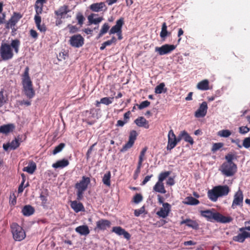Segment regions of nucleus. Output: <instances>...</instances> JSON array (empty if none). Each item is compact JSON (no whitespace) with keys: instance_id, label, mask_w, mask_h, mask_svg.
<instances>
[{"instance_id":"obj_1","label":"nucleus","mask_w":250,"mask_h":250,"mask_svg":"<svg viewBox=\"0 0 250 250\" xmlns=\"http://www.w3.org/2000/svg\"><path fill=\"white\" fill-rule=\"evenodd\" d=\"M20 44V41L18 39L12 40L10 44L2 42L0 46L1 59L3 61H8L12 59L14 56L13 49L16 53H18Z\"/></svg>"},{"instance_id":"obj_2","label":"nucleus","mask_w":250,"mask_h":250,"mask_svg":"<svg viewBox=\"0 0 250 250\" xmlns=\"http://www.w3.org/2000/svg\"><path fill=\"white\" fill-rule=\"evenodd\" d=\"M200 213L201 216L205 218L207 221L211 222H216L221 223H228L233 220L231 217L224 216L220 213L217 212L214 208L201 210Z\"/></svg>"},{"instance_id":"obj_3","label":"nucleus","mask_w":250,"mask_h":250,"mask_svg":"<svg viewBox=\"0 0 250 250\" xmlns=\"http://www.w3.org/2000/svg\"><path fill=\"white\" fill-rule=\"evenodd\" d=\"M230 190L227 185L215 186L211 189L208 190V197L211 201L215 202L219 197L227 196Z\"/></svg>"},{"instance_id":"obj_4","label":"nucleus","mask_w":250,"mask_h":250,"mask_svg":"<svg viewBox=\"0 0 250 250\" xmlns=\"http://www.w3.org/2000/svg\"><path fill=\"white\" fill-rule=\"evenodd\" d=\"M11 233L13 239L17 241H21L26 237V233L23 228L17 223H12L10 225Z\"/></svg>"},{"instance_id":"obj_5","label":"nucleus","mask_w":250,"mask_h":250,"mask_svg":"<svg viewBox=\"0 0 250 250\" xmlns=\"http://www.w3.org/2000/svg\"><path fill=\"white\" fill-rule=\"evenodd\" d=\"M237 167L235 163H228L224 162L220 168L222 174L227 177L233 176L237 172Z\"/></svg>"},{"instance_id":"obj_6","label":"nucleus","mask_w":250,"mask_h":250,"mask_svg":"<svg viewBox=\"0 0 250 250\" xmlns=\"http://www.w3.org/2000/svg\"><path fill=\"white\" fill-rule=\"evenodd\" d=\"M124 24V19L121 18L118 20L116 22V24L114 25L109 31V34H113L117 33L118 37V39L121 40L122 39L123 37L122 35V28Z\"/></svg>"},{"instance_id":"obj_7","label":"nucleus","mask_w":250,"mask_h":250,"mask_svg":"<svg viewBox=\"0 0 250 250\" xmlns=\"http://www.w3.org/2000/svg\"><path fill=\"white\" fill-rule=\"evenodd\" d=\"M138 133L136 130H132L130 131L129 135V139L128 142L123 146L121 149V152H125L130 148L133 146L135 140L137 139Z\"/></svg>"},{"instance_id":"obj_8","label":"nucleus","mask_w":250,"mask_h":250,"mask_svg":"<svg viewBox=\"0 0 250 250\" xmlns=\"http://www.w3.org/2000/svg\"><path fill=\"white\" fill-rule=\"evenodd\" d=\"M84 41V38L80 34H77L70 37L69 43L72 47L79 48L83 45Z\"/></svg>"},{"instance_id":"obj_9","label":"nucleus","mask_w":250,"mask_h":250,"mask_svg":"<svg viewBox=\"0 0 250 250\" xmlns=\"http://www.w3.org/2000/svg\"><path fill=\"white\" fill-rule=\"evenodd\" d=\"M176 47L173 44H165L161 47H155V51L157 52L160 55H164L171 53Z\"/></svg>"},{"instance_id":"obj_10","label":"nucleus","mask_w":250,"mask_h":250,"mask_svg":"<svg viewBox=\"0 0 250 250\" xmlns=\"http://www.w3.org/2000/svg\"><path fill=\"white\" fill-rule=\"evenodd\" d=\"M23 90L26 96L29 99H32L35 95V91L33 87L32 82L22 83Z\"/></svg>"},{"instance_id":"obj_11","label":"nucleus","mask_w":250,"mask_h":250,"mask_svg":"<svg viewBox=\"0 0 250 250\" xmlns=\"http://www.w3.org/2000/svg\"><path fill=\"white\" fill-rule=\"evenodd\" d=\"M22 15L20 13L14 12L12 16L6 23L5 28L9 29L14 27L20 19L22 18Z\"/></svg>"},{"instance_id":"obj_12","label":"nucleus","mask_w":250,"mask_h":250,"mask_svg":"<svg viewBox=\"0 0 250 250\" xmlns=\"http://www.w3.org/2000/svg\"><path fill=\"white\" fill-rule=\"evenodd\" d=\"M163 207L156 212V214L160 217L166 218L171 211V205L168 203L163 204Z\"/></svg>"},{"instance_id":"obj_13","label":"nucleus","mask_w":250,"mask_h":250,"mask_svg":"<svg viewBox=\"0 0 250 250\" xmlns=\"http://www.w3.org/2000/svg\"><path fill=\"white\" fill-rule=\"evenodd\" d=\"M243 201L242 191L239 189L234 194V199L231 205L232 208H235L237 206L242 205Z\"/></svg>"},{"instance_id":"obj_14","label":"nucleus","mask_w":250,"mask_h":250,"mask_svg":"<svg viewBox=\"0 0 250 250\" xmlns=\"http://www.w3.org/2000/svg\"><path fill=\"white\" fill-rule=\"evenodd\" d=\"M90 183V179L89 177L83 176L82 180L79 183H77L75 185L77 189H81L85 190L88 187V184Z\"/></svg>"},{"instance_id":"obj_15","label":"nucleus","mask_w":250,"mask_h":250,"mask_svg":"<svg viewBox=\"0 0 250 250\" xmlns=\"http://www.w3.org/2000/svg\"><path fill=\"white\" fill-rule=\"evenodd\" d=\"M207 103L206 102H203L200 105V106L197 110L195 112V116L196 118H200L205 116L207 112Z\"/></svg>"},{"instance_id":"obj_16","label":"nucleus","mask_w":250,"mask_h":250,"mask_svg":"<svg viewBox=\"0 0 250 250\" xmlns=\"http://www.w3.org/2000/svg\"><path fill=\"white\" fill-rule=\"evenodd\" d=\"M111 226V222L106 219H102L96 222V228H95V230L97 229L100 230H105L107 228H109Z\"/></svg>"},{"instance_id":"obj_17","label":"nucleus","mask_w":250,"mask_h":250,"mask_svg":"<svg viewBox=\"0 0 250 250\" xmlns=\"http://www.w3.org/2000/svg\"><path fill=\"white\" fill-rule=\"evenodd\" d=\"M112 231L119 235H123L127 240L130 238V234L121 227H114L112 228Z\"/></svg>"},{"instance_id":"obj_18","label":"nucleus","mask_w":250,"mask_h":250,"mask_svg":"<svg viewBox=\"0 0 250 250\" xmlns=\"http://www.w3.org/2000/svg\"><path fill=\"white\" fill-rule=\"evenodd\" d=\"M185 224L189 228H192L194 229H199V224L195 220H192L190 219H186L182 220L180 222V225Z\"/></svg>"},{"instance_id":"obj_19","label":"nucleus","mask_w":250,"mask_h":250,"mask_svg":"<svg viewBox=\"0 0 250 250\" xmlns=\"http://www.w3.org/2000/svg\"><path fill=\"white\" fill-rule=\"evenodd\" d=\"M70 11L68 5H64L61 6L57 10L55 11V14L58 18H62V17L67 14Z\"/></svg>"},{"instance_id":"obj_20","label":"nucleus","mask_w":250,"mask_h":250,"mask_svg":"<svg viewBox=\"0 0 250 250\" xmlns=\"http://www.w3.org/2000/svg\"><path fill=\"white\" fill-rule=\"evenodd\" d=\"M34 20L38 29L41 32L45 33L47 28L44 24H41L42 18L40 16H35Z\"/></svg>"},{"instance_id":"obj_21","label":"nucleus","mask_w":250,"mask_h":250,"mask_svg":"<svg viewBox=\"0 0 250 250\" xmlns=\"http://www.w3.org/2000/svg\"><path fill=\"white\" fill-rule=\"evenodd\" d=\"M15 126L13 124L4 125L0 126V133L7 134L13 131Z\"/></svg>"},{"instance_id":"obj_22","label":"nucleus","mask_w":250,"mask_h":250,"mask_svg":"<svg viewBox=\"0 0 250 250\" xmlns=\"http://www.w3.org/2000/svg\"><path fill=\"white\" fill-rule=\"evenodd\" d=\"M134 123L139 127H143L146 129L149 127L148 122L144 117H138L134 121Z\"/></svg>"},{"instance_id":"obj_23","label":"nucleus","mask_w":250,"mask_h":250,"mask_svg":"<svg viewBox=\"0 0 250 250\" xmlns=\"http://www.w3.org/2000/svg\"><path fill=\"white\" fill-rule=\"evenodd\" d=\"M46 2V0H37L35 5V16H40L42 13L43 4Z\"/></svg>"},{"instance_id":"obj_24","label":"nucleus","mask_w":250,"mask_h":250,"mask_svg":"<svg viewBox=\"0 0 250 250\" xmlns=\"http://www.w3.org/2000/svg\"><path fill=\"white\" fill-rule=\"evenodd\" d=\"M105 8L104 10L106 9V6L104 2H101L99 3H94L90 5V9L93 12H98L103 10Z\"/></svg>"},{"instance_id":"obj_25","label":"nucleus","mask_w":250,"mask_h":250,"mask_svg":"<svg viewBox=\"0 0 250 250\" xmlns=\"http://www.w3.org/2000/svg\"><path fill=\"white\" fill-rule=\"evenodd\" d=\"M70 206L75 212L77 213L84 210V208L83 204L81 202H78L77 201H71Z\"/></svg>"},{"instance_id":"obj_26","label":"nucleus","mask_w":250,"mask_h":250,"mask_svg":"<svg viewBox=\"0 0 250 250\" xmlns=\"http://www.w3.org/2000/svg\"><path fill=\"white\" fill-rule=\"evenodd\" d=\"M167 25L165 22L162 23L161 31L160 34L161 38L163 41H165L167 37L170 36L171 33L168 32L167 30Z\"/></svg>"},{"instance_id":"obj_27","label":"nucleus","mask_w":250,"mask_h":250,"mask_svg":"<svg viewBox=\"0 0 250 250\" xmlns=\"http://www.w3.org/2000/svg\"><path fill=\"white\" fill-rule=\"evenodd\" d=\"M244 230H247L245 227L241 228L239 229V231L241 232L237 235L234 236L232 238L233 241L235 242H237L239 243H243L245 241V238L244 236V234L243 233Z\"/></svg>"},{"instance_id":"obj_28","label":"nucleus","mask_w":250,"mask_h":250,"mask_svg":"<svg viewBox=\"0 0 250 250\" xmlns=\"http://www.w3.org/2000/svg\"><path fill=\"white\" fill-rule=\"evenodd\" d=\"M75 231L81 235L85 236L88 235L90 232L89 228L86 225H82L77 227L75 229Z\"/></svg>"},{"instance_id":"obj_29","label":"nucleus","mask_w":250,"mask_h":250,"mask_svg":"<svg viewBox=\"0 0 250 250\" xmlns=\"http://www.w3.org/2000/svg\"><path fill=\"white\" fill-rule=\"evenodd\" d=\"M34 212V208L30 205H25L23 207L21 210L23 215L26 216L32 215Z\"/></svg>"},{"instance_id":"obj_30","label":"nucleus","mask_w":250,"mask_h":250,"mask_svg":"<svg viewBox=\"0 0 250 250\" xmlns=\"http://www.w3.org/2000/svg\"><path fill=\"white\" fill-rule=\"evenodd\" d=\"M69 164V161L65 159H63L61 160L57 161L55 163L52 165V167L55 168H63L67 167Z\"/></svg>"},{"instance_id":"obj_31","label":"nucleus","mask_w":250,"mask_h":250,"mask_svg":"<svg viewBox=\"0 0 250 250\" xmlns=\"http://www.w3.org/2000/svg\"><path fill=\"white\" fill-rule=\"evenodd\" d=\"M153 190L156 192L163 194H165L167 192L164 183L159 181H158L153 187Z\"/></svg>"},{"instance_id":"obj_32","label":"nucleus","mask_w":250,"mask_h":250,"mask_svg":"<svg viewBox=\"0 0 250 250\" xmlns=\"http://www.w3.org/2000/svg\"><path fill=\"white\" fill-rule=\"evenodd\" d=\"M36 169V164L33 161L29 162L27 167H23L22 170L29 174H33Z\"/></svg>"},{"instance_id":"obj_33","label":"nucleus","mask_w":250,"mask_h":250,"mask_svg":"<svg viewBox=\"0 0 250 250\" xmlns=\"http://www.w3.org/2000/svg\"><path fill=\"white\" fill-rule=\"evenodd\" d=\"M197 88L201 90H207L209 89V82L208 80H204L198 83Z\"/></svg>"},{"instance_id":"obj_34","label":"nucleus","mask_w":250,"mask_h":250,"mask_svg":"<svg viewBox=\"0 0 250 250\" xmlns=\"http://www.w3.org/2000/svg\"><path fill=\"white\" fill-rule=\"evenodd\" d=\"M96 15H97L95 14H91L88 16V20L89 24H97L103 21V17H99L97 18L94 19V16Z\"/></svg>"},{"instance_id":"obj_35","label":"nucleus","mask_w":250,"mask_h":250,"mask_svg":"<svg viewBox=\"0 0 250 250\" xmlns=\"http://www.w3.org/2000/svg\"><path fill=\"white\" fill-rule=\"evenodd\" d=\"M110 178L111 173L108 171L104 174L102 179V181L104 184L108 187H109L111 186Z\"/></svg>"},{"instance_id":"obj_36","label":"nucleus","mask_w":250,"mask_h":250,"mask_svg":"<svg viewBox=\"0 0 250 250\" xmlns=\"http://www.w3.org/2000/svg\"><path fill=\"white\" fill-rule=\"evenodd\" d=\"M21 142V139H20L19 136L15 138L11 143H9L10 145V149L15 150L17 149L20 146Z\"/></svg>"},{"instance_id":"obj_37","label":"nucleus","mask_w":250,"mask_h":250,"mask_svg":"<svg viewBox=\"0 0 250 250\" xmlns=\"http://www.w3.org/2000/svg\"><path fill=\"white\" fill-rule=\"evenodd\" d=\"M181 135L183 136V139L186 142L189 143L191 145L194 144V141L192 138L186 131L184 130L181 131Z\"/></svg>"},{"instance_id":"obj_38","label":"nucleus","mask_w":250,"mask_h":250,"mask_svg":"<svg viewBox=\"0 0 250 250\" xmlns=\"http://www.w3.org/2000/svg\"><path fill=\"white\" fill-rule=\"evenodd\" d=\"M110 26L107 23H104L102 27V28L99 33L97 39H99L102 37L104 34L106 33L108 31Z\"/></svg>"},{"instance_id":"obj_39","label":"nucleus","mask_w":250,"mask_h":250,"mask_svg":"<svg viewBox=\"0 0 250 250\" xmlns=\"http://www.w3.org/2000/svg\"><path fill=\"white\" fill-rule=\"evenodd\" d=\"M177 145L176 139L171 138L169 137L168 138V142L167 145V150H171L173 148H174Z\"/></svg>"},{"instance_id":"obj_40","label":"nucleus","mask_w":250,"mask_h":250,"mask_svg":"<svg viewBox=\"0 0 250 250\" xmlns=\"http://www.w3.org/2000/svg\"><path fill=\"white\" fill-rule=\"evenodd\" d=\"M185 204L190 205H196L199 203V201L193 197H188L186 198Z\"/></svg>"},{"instance_id":"obj_41","label":"nucleus","mask_w":250,"mask_h":250,"mask_svg":"<svg viewBox=\"0 0 250 250\" xmlns=\"http://www.w3.org/2000/svg\"><path fill=\"white\" fill-rule=\"evenodd\" d=\"M4 89H1L0 91V107H2L8 101L7 96L4 95Z\"/></svg>"},{"instance_id":"obj_42","label":"nucleus","mask_w":250,"mask_h":250,"mask_svg":"<svg viewBox=\"0 0 250 250\" xmlns=\"http://www.w3.org/2000/svg\"><path fill=\"white\" fill-rule=\"evenodd\" d=\"M165 84L164 83H160L159 85L156 86L155 88V92L156 94H161L163 92H166L167 91V88H166L164 90Z\"/></svg>"},{"instance_id":"obj_43","label":"nucleus","mask_w":250,"mask_h":250,"mask_svg":"<svg viewBox=\"0 0 250 250\" xmlns=\"http://www.w3.org/2000/svg\"><path fill=\"white\" fill-rule=\"evenodd\" d=\"M32 82L29 76V68L26 67L22 76V83H27Z\"/></svg>"},{"instance_id":"obj_44","label":"nucleus","mask_w":250,"mask_h":250,"mask_svg":"<svg viewBox=\"0 0 250 250\" xmlns=\"http://www.w3.org/2000/svg\"><path fill=\"white\" fill-rule=\"evenodd\" d=\"M170 171H169L161 172L159 175L158 181L163 183V181L170 174Z\"/></svg>"},{"instance_id":"obj_45","label":"nucleus","mask_w":250,"mask_h":250,"mask_svg":"<svg viewBox=\"0 0 250 250\" xmlns=\"http://www.w3.org/2000/svg\"><path fill=\"white\" fill-rule=\"evenodd\" d=\"M76 20L78 21V23L82 25L85 20V18L81 12H78L76 15Z\"/></svg>"},{"instance_id":"obj_46","label":"nucleus","mask_w":250,"mask_h":250,"mask_svg":"<svg viewBox=\"0 0 250 250\" xmlns=\"http://www.w3.org/2000/svg\"><path fill=\"white\" fill-rule=\"evenodd\" d=\"M114 97H104L101 99V104L108 105L111 104L113 100Z\"/></svg>"},{"instance_id":"obj_47","label":"nucleus","mask_w":250,"mask_h":250,"mask_svg":"<svg viewBox=\"0 0 250 250\" xmlns=\"http://www.w3.org/2000/svg\"><path fill=\"white\" fill-rule=\"evenodd\" d=\"M143 196L140 193H136L132 199V202L137 204L143 200Z\"/></svg>"},{"instance_id":"obj_48","label":"nucleus","mask_w":250,"mask_h":250,"mask_svg":"<svg viewBox=\"0 0 250 250\" xmlns=\"http://www.w3.org/2000/svg\"><path fill=\"white\" fill-rule=\"evenodd\" d=\"M65 145L64 143H61L58 146H56L53 151V154L54 155L61 152L62 149L64 147Z\"/></svg>"},{"instance_id":"obj_49","label":"nucleus","mask_w":250,"mask_h":250,"mask_svg":"<svg viewBox=\"0 0 250 250\" xmlns=\"http://www.w3.org/2000/svg\"><path fill=\"white\" fill-rule=\"evenodd\" d=\"M236 157L234 154H228L225 156V159L226 160V162H225V163H234L233 162V160L234 159H236Z\"/></svg>"},{"instance_id":"obj_50","label":"nucleus","mask_w":250,"mask_h":250,"mask_svg":"<svg viewBox=\"0 0 250 250\" xmlns=\"http://www.w3.org/2000/svg\"><path fill=\"white\" fill-rule=\"evenodd\" d=\"M231 134L230 131L228 129H225L220 131L218 132V135L221 137H228Z\"/></svg>"},{"instance_id":"obj_51","label":"nucleus","mask_w":250,"mask_h":250,"mask_svg":"<svg viewBox=\"0 0 250 250\" xmlns=\"http://www.w3.org/2000/svg\"><path fill=\"white\" fill-rule=\"evenodd\" d=\"M223 146V144L222 143H214L211 148V151L214 152L220 149Z\"/></svg>"},{"instance_id":"obj_52","label":"nucleus","mask_w":250,"mask_h":250,"mask_svg":"<svg viewBox=\"0 0 250 250\" xmlns=\"http://www.w3.org/2000/svg\"><path fill=\"white\" fill-rule=\"evenodd\" d=\"M40 198L42 201V206L43 207L46 206L47 202V194L45 195L42 193L40 195Z\"/></svg>"},{"instance_id":"obj_53","label":"nucleus","mask_w":250,"mask_h":250,"mask_svg":"<svg viewBox=\"0 0 250 250\" xmlns=\"http://www.w3.org/2000/svg\"><path fill=\"white\" fill-rule=\"evenodd\" d=\"M150 104V102L145 101L142 102L139 105H138L139 109H142L145 107L148 106Z\"/></svg>"},{"instance_id":"obj_54","label":"nucleus","mask_w":250,"mask_h":250,"mask_svg":"<svg viewBox=\"0 0 250 250\" xmlns=\"http://www.w3.org/2000/svg\"><path fill=\"white\" fill-rule=\"evenodd\" d=\"M145 211V207L143 206L140 208L135 209L134 210V215L136 217L139 216L141 214H143Z\"/></svg>"},{"instance_id":"obj_55","label":"nucleus","mask_w":250,"mask_h":250,"mask_svg":"<svg viewBox=\"0 0 250 250\" xmlns=\"http://www.w3.org/2000/svg\"><path fill=\"white\" fill-rule=\"evenodd\" d=\"M239 132L241 134H244L250 131V128L247 126H242L239 128Z\"/></svg>"},{"instance_id":"obj_56","label":"nucleus","mask_w":250,"mask_h":250,"mask_svg":"<svg viewBox=\"0 0 250 250\" xmlns=\"http://www.w3.org/2000/svg\"><path fill=\"white\" fill-rule=\"evenodd\" d=\"M147 147H144L142 150H141V152H140V155H139V160H143L144 161L145 158V154L147 151Z\"/></svg>"},{"instance_id":"obj_57","label":"nucleus","mask_w":250,"mask_h":250,"mask_svg":"<svg viewBox=\"0 0 250 250\" xmlns=\"http://www.w3.org/2000/svg\"><path fill=\"white\" fill-rule=\"evenodd\" d=\"M243 146L246 148L250 147V137H247L244 139L243 142Z\"/></svg>"},{"instance_id":"obj_58","label":"nucleus","mask_w":250,"mask_h":250,"mask_svg":"<svg viewBox=\"0 0 250 250\" xmlns=\"http://www.w3.org/2000/svg\"><path fill=\"white\" fill-rule=\"evenodd\" d=\"M117 42V39L115 37H112L111 39L110 40H108L106 42H104V44L107 46H109L111 45L112 43H116Z\"/></svg>"},{"instance_id":"obj_59","label":"nucleus","mask_w":250,"mask_h":250,"mask_svg":"<svg viewBox=\"0 0 250 250\" xmlns=\"http://www.w3.org/2000/svg\"><path fill=\"white\" fill-rule=\"evenodd\" d=\"M85 190L77 189V199L78 200H81L83 198V194Z\"/></svg>"},{"instance_id":"obj_60","label":"nucleus","mask_w":250,"mask_h":250,"mask_svg":"<svg viewBox=\"0 0 250 250\" xmlns=\"http://www.w3.org/2000/svg\"><path fill=\"white\" fill-rule=\"evenodd\" d=\"M67 27L69 29V32L71 33H74L78 31V28L75 25L68 24Z\"/></svg>"},{"instance_id":"obj_61","label":"nucleus","mask_w":250,"mask_h":250,"mask_svg":"<svg viewBox=\"0 0 250 250\" xmlns=\"http://www.w3.org/2000/svg\"><path fill=\"white\" fill-rule=\"evenodd\" d=\"M30 35L34 39L36 40L38 37V34L36 30L31 29L29 31Z\"/></svg>"},{"instance_id":"obj_62","label":"nucleus","mask_w":250,"mask_h":250,"mask_svg":"<svg viewBox=\"0 0 250 250\" xmlns=\"http://www.w3.org/2000/svg\"><path fill=\"white\" fill-rule=\"evenodd\" d=\"M16 197L14 193H13L12 195H11L10 196L9 202L12 205H15L16 204Z\"/></svg>"},{"instance_id":"obj_63","label":"nucleus","mask_w":250,"mask_h":250,"mask_svg":"<svg viewBox=\"0 0 250 250\" xmlns=\"http://www.w3.org/2000/svg\"><path fill=\"white\" fill-rule=\"evenodd\" d=\"M131 114V112L130 111H128L127 112H125L124 115V120L126 122V123H128L130 115Z\"/></svg>"},{"instance_id":"obj_64","label":"nucleus","mask_w":250,"mask_h":250,"mask_svg":"<svg viewBox=\"0 0 250 250\" xmlns=\"http://www.w3.org/2000/svg\"><path fill=\"white\" fill-rule=\"evenodd\" d=\"M153 176V175L152 174H151L150 175H147L146 176L145 178L143 180V181H142V184H141V185H145L146 184V183L147 182H148L150 178Z\"/></svg>"}]
</instances>
